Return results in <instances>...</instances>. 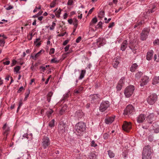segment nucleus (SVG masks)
<instances>
[{
    "label": "nucleus",
    "instance_id": "1",
    "mask_svg": "<svg viewBox=\"0 0 159 159\" xmlns=\"http://www.w3.org/2000/svg\"><path fill=\"white\" fill-rule=\"evenodd\" d=\"M152 150L149 145L145 146L142 153V159H151V158Z\"/></svg>",
    "mask_w": 159,
    "mask_h": 159
},
{
    "label": "nucleus",
    "instance_id": "2",
    "mask_svg": "<svg viewBox=\"0 0 159 159\" xmlns=\"http://www.w3.org/2000/svg\"><path fill=\"white\" fill-rule=\"evenodd\" d=\"M75 129L77 134L80 135L81 132L85 130V125L84 123H78L76 124L75 127Z\"/></svg>",
    "mask_w": 159,
    "mask_h": 159
},
{
    "label": "nucleus",
    "instance_id": "3",
    "mask_svg": "<svg viewBox=\"0 0 159 159\" xmlns=\"http://www.w3.org/2000/svg\"><path fill=\"white\" fill-rule=\"evenodd\" d=\"M134 90V87L133 85H129L126 88L124 92L125 96L126 98L130 97L133 94Z\"/></svg>",
    "mask_w": 159,
    "mask_h": 159
},
{
    "label": "nucleus",
    "instance_id": "4",
    "mask_svg": "<svg viewBox=\"0 0 159 159\" xmlns=\"http://www.w3.org/2000/svg\"><path fill=\"white\" fill-rule=\"evenodd\" d=\"M110 104L107 101H103L101 103L100 107L99 110L100 111L103 112L107 110L110 107Z\"/></svg>",
    "mask_w": 159,
    "mask_h": 159
},
{
    "label": "nucleus",
    "instance_id": "5",
    "mask_svg": "<svg viewBox=\"0 0 159 159\" xmlns=\"http://www.w3.org/2000/svg\"><path fill=\"white\" fill-rule=\"evenodd\" d=\"M157 96L156 94H152L148 98L147 101L149 104L153 105L157 101Z\"/></svg>",
    "mask_w": 159,
    "mask_h": 159
},
{
    "label": "nucleus",
    "instance_id": "6",
    "mask_svg": "<svg viewBox=\"0 0 159 159\" xmlns=\"http://www.w3.org/2000/svg\"><path fill=\"white\" fill-rule=\"evenodd\" d=\"M149 31V29L148 28H144L141 33V39L142 40H145L148 37Z\"/></svg>",
    "mask_w": 159,
    "mask_h": 159
},
{
    "label": "nucleus",
    "instance_id": "7",
    "mask_svg": "<svg viewBox=\"0 0 159 159\" xmlns=\"http://www.w3.org/2000/svg\"><path fill=\"white\" fill-rule=\"evenodd\" d=\"M134 111V107L131 105H128L124 110L123 114L129 116Z\"/></svg>",
    "mask_w": 159,
    "mask_h": 159
},
{
    "label": "nucleus",
    "instance_id": "8",
    "mask_svg": "<svg viewBox=\"0 0 159 159\" xmlns=\"http://www.w3.org/2000/svg\"><path fill=\"white\" fill-rule=\"evenodd\" d=\"M50 144L49 138L47 136H44L42 139V146L44 149H46Z\"/></svg>",
    "mask_w": 159,
    "mask_h": 159
},
{
    "label": "nucleus",
    "instance_id": "9",
    "mask_svg": "<svg viewBox=\"0 0 159 159\" xmlns=\"http://www.w3.org/2000/svg\"><path fill=\"white\" fill-rule=\"evenodd\" d=\"M131 128V123L126 122H125L122 125V129L125 131L128 132Z\"/></svg>",
    "mask_w": 159,
    "mask_h": 159
},
{
    "label": "nucleus",
    "instance_id": "10",
    "mask_svg": "<svg viewBox=\"0 0 159 159\" xmlns=\"http://www.w3.org/2000/svg\"><path fill=\"white\" fill-rule=\"evenodd\" d=\"M149 81V78L147 76H143L140 82V85L141 86H143L144 85L147 84Z\"/></svg>",
    "mask_w": 159,
    "mask_h": 159
},
{
    "label": "nucleus",
    "instance_id": "11",
    "mask_svg": "<svg viewBox=\"0 0 159 159\" xmlns=\"http://www.w3.org/2000/svg\"><path fill=\"white\" fill-rule=\"evenodd\" d=\"M2 129L3 135L7 136L10 130V127L6 123L4 125Z\"/></svg>",
    "mask_w": 159,
    "mask_h": 159
},
{
    "label": "nucleus",
    "instance_id": "12",
    "mask_svg": "<svg viewBox=\"0 0 159 159\" xmlns=\"http://www.w3.org/2000/svg\"><path fill=\"white\" fill-rule=\"evenodd\" d=\"M97 45L98 47L103 46L105 44V39L102 38H99L97 39Z\"/></svg>",
    "mask_w": 159,
    "mask_h": 159
},
{
    "label": "nucleus",
    "instance_id": "13",
    "mask_svg": "<svg viewBox=\"0 0 159 159\" xmlns=\"http://www.w3.org/2000/svg\"><path fill=\"white\" fill-rule=\"evenodd\" d=\"M145 115L143 114H141L137 118V122L139 123H142L145 120Z\"/></svg>",
    "mask_w": 159,
    "mask_h": 159
},
{
    "label": "nucleus",
    "instance_id": "14",
    "mask_svg": "<svg viewBox=\"0 0 159 159\" xmlns=\"http://www.w3.org/2000/svg\"><path fill=\"white\" fill-rule=\"evenodd\" d=\"M155 118L153 114H150L148 116L147 120L148 122L150 123H152V122L155 120Z\"/></svg>",
    "mask_w": 159,
    "mask_h": 159
},
{
    "label": "nucleus",
    "instance_id": "15",
    "mask_svg": "<svg viewBox=\"0 0 159 159\" xmlns=\"http://www.w3.org/2000/svg\"><path fill=\"white\" fill-rule=\"evenodd\" d=\"M114 117H108L105 120V122L107 124H111L114 120Z\"/></svg>",
    "mask_w": 159,
    "mask_h": 159
},
{
    "label": "nucleus",
    "instance_id": "16",
    "mask_svg": "<svg viewBox=\"0 0 159 159\" xmlns=\"http://www.w3.org/2000/svg\"><path fill=\"white\" fill-rule=\"evenodd\" d=\"M153 54V51L152 50L149 51L147 53V59L148 61L151 60L152 58Z\"/></svg>",
    "mask_w": 159,
    "mask_h": 159
},
{
    "label": "nucleus",
    "instance_id": "17",
    "mask_svg": "<svg viewBox=\"0 0 159 159\" xmlns=\"http://www.w3.org/2000/svg\"><path fill=\"white\" fill-rule=\"evenodd\" d=\"M84 116V114L82 111L79 110L77 111L75 114V116L78 118H82Z\"/></svg>",
    "mask_w": 159,
    "mask_h": 159
},
{
    "label": "nucleus",
    "instance_id": "18",
    "mask_svg": "<svg viewBox=\"0 0 159 159\" xmlns=\"http://www.w3.org/2000/svg\"><path fill=\"white\" fill-rule=\"evenodd\" d=\"M128 45V42L127 40H125L122 43L120 49L122 51H125L126 48Z\"/></svg>",
    "mask_w": 159,
    "mask_h": 159
},
{
    "label": "nucleus",
    "instance_id": "19",
    "mask_svg": "<svg viewBox=\"0 0 159 159\" xmlns=\"http://www.w3.org/2000/svg\"><path fill=\"white\" fill-rule=\"evenodd\" d=\"M89 98L91 99V101H94L96 100L99 98V95L98 94H94L91 95L89 96Z\"/></svg>",
    "mask_w": 159,
    "mask_h": 159
},
{
    "label": "nucleus",
    "instance_id": "20",
    "mask_svg": "<svg viewBox=\"0 0 159 159\" xmlns=\"http://www.w3.org/2000/svg\"><path fill=\"white\" fill-rule=\"evenodd\" d=\"M153 129L155 132H159V125L157 123H153L152 125Z\"/></svg>",
    "mask_w": 159,
    "mask_h": 159
},
{
    "label": "nucleus",
    "instance_id": "21",
    "mask_svg": "<svg viewBox=\"0 0 159 159\" xmlns=\"http://www.w3.org/2000/svg\"><path fill=\"white\" fill-rule=\"evenodd\" d=\"M40 38L36 39L34 42V44L37 47H39L41 44V42H42L40 40Z\"/></svg>",
    "mask_w": 159,
    "mask_h": 159
},
{
    "label": "nucleus",
    "instance_id": "22",
    "mask_svg": "<svg viewBox=\"0 0 159 159\" xmlns=\"http://www.w3.org/2000/svg\"><path fill=\"white\" fill-rule=\"evenodd\" d=\"M138 67V65L136 63L133 64L130 68V70L132 72H134Z\"/></svg>",
    "mask_w": 159,
    "mask_h": 159
},
{
    "label": "nucleus",
    "instance_id": "23",
    "mask_svg": "<svg viewBox=\"0 0 159 159\" xmlns=\"http://www.w3.org/2000/svg\"><path fill=\"white\" fill-rule=\"evenodd\" d=\"M58 129L59 131L61 133H63L65 131V125H59Z\"/></svg>",
    "mask_w": 159,
    "mask_h": 159
},
{
    "label": "nucleus",
    "instance_id": "24",
    "mask_svg": "<svg viewBox=\"0 0 159 159\" xmlns=\"http://www.w3.org/2000/svg\"><path fill=\"white\" fill-rule=\"evenodd\" d=\"M86 71L85 70H81V73L79 78V80H81L84 77V75L86 73Z\"/></svg>",
    "mask_w": 159,
    "mask_h": 159
},
{
    "label": "nucleus",
    "instance_id": "25",
    "mask_svg": "<svg viewBox=\"0 0 159 159\" xmlns=\"http://www.w3.org/2000/svg\"><path fill=\"white\" fill-rule=\"evenodd\" d=\"M53 94V93L52 92H50L47 95V99L48 102H49L51 100V98Z\"/></svg>",
    "mask_w": 159,
    "mask_h": 159
},
{
    "label": "nucleus",
    "instance_id": "26",
    "mask_svg": "<svg viewBox=\"0 0 159 159\" xmlns=\"http://www.w3.org/2000/svg\"><path fill=\"white\" fill-rule=\"evenodd\" d=\"M66 106L65 107L64 106L59 111V114L61 115L63 114L66 110Z\"/></svg>",
    "mask_w": 159,
    "mask_h": 159
},
{
    "label": "nucleus",
    "instance_id": "27",
    "mask_svg": "<svg viewBox=\"0 0 159 159\" xmlns=\"http://www.w3.org/2000/svg\"><path fill=\"white\" fill-rule=\"evenodd\" d=\"M108 154L109 157L111 158H113L115 156V154L110 150L108 151Z\"/></svg>",
    "mask_w": 159,
    "mask_h": 159
},
{
    "label": "nucleus",
    "instance_id": "28",
    "mask_svg": "<svg viewBox=\"0 0 159 159\" xmlns=\"http://www.w3.org/2000/svg\"><path fill=\"white\" fill-rule=\"evenodd\" d=\"M90 159H96V155L94 153H91L89 156Z\"/></svg>",
    "mask_w": 159,
    "mask_h": 159
},
{
    "label": "nucleus",
    "instance_id": "29",
    "mask_svg": "<svg viewBox=\"0 0 159 159\" xmlns=\"http://www.w3.org/2000/svg\"><path fill=\"white\" fill-rule=\"evenodd\" d=\"M119 62L116 59L115 61L113 62V66L115 68H116L118 66V65L119 64Z\"/></svg>",
    "mask_w": 159,
    "mask_h": 159
},
{
    "label": "nucleus",
    "instance_id": "30",
    "mask_svg": "<svg viewBox=\"0 0 159 159\" xmlns=\"http://www.w3.org/2000/svg\"><path fill=\"white\" fill-rule=\"evenodd\" d=\"M158 83H159V82L158 80V78L157 77H155L153 79L152 84H156Z\"/></svg>",
    "mask_w": 159,
    "mask_h": 159
},
{
    "label": "nucleus",
    "instance_id": "31",
    "mask_svg": "<svg viewBox=\"0 0 159 159\" xmlns=\"http://www.w3.org/2000/svg\"><path fill=\"white\" fill-rule=\"evenodd\" d=\"M30 93V90L28 89L25 93V97L24 98V100L25 101L29 97V95Z\"/></svg>",
    "mask_w": 159,
    "mask_h": 159
},
{
    "label": "nucleus",
    "instance_id": "32",
    "mask_svg": "<svg viewBox=\"0 0 159 159\" xmlns=\"http://www.w3.org/2000/svg\"><path fill=\"white\" fill-rule=\"evenodd\" d=\"M73 24L74 27L77 28L78 26V21L75 18L73 20Z\"/></svg>",
    "mask_w": 159,
    "mask_h": 159
},
{
    "label": "nucleus",
    "instance_id": "33",
    "mask_svg": "<svg viewBox=\"0 0 159 159\" xmlns=\"http://www.w3.org/2000/svg\"><path fill=\"white\" fill-rule=\"evenodd\" d=\"M55 120L54 119H52V120L49 122V126L52 128L54 126Z\"/></svg>",
    "mask_w": 159,
    "mask_h": 159
},
{
    "label": "nucleus",
    "instance_id": "34",
    "mask_svg": "<svg viewBox=\"0 0 159 159\" xmlns=\"http://www.w3.org/2000/svg\"><path fill=\"white\" fill-rule=\"evenodd\" d=\"M143 73L141 72H138L135 75V78L136 79L138 80L140 78L141 76L142 75Z\"/></svg>",
    "mask_w": 159,
    "mask_h": 159
},
{
    "label": "nucleus",
    "instance_id": "35",
    "mask_svg": "<svg viewBox=\"0 0 159 159\" xmlns=\"http://www.w3.org/2000/svg\"><path fill=\"white\" fill-rule=\"evenodd\" d=\"M97 22V20L96 17L93 18L90 23V25H93V24H95Z\"/></svg>",
    "mask_w": 159,
    "mask_h": 159
},
{
    "label": "nucleus",
    "instance_id": "36",
    "mask_svg": "<svg viewBox=\"0 0 159 159\" xmlns=\"http://www.w3.org/2000/svg\"><path fill=\"white\" fill-rule=\"evenodd\" d=\"M61 9H59L55 13V15L57 17H59L60 16V15L61 14Z\"/></svg>",
    "mask_w": 159,
    "mask_h": 159
},
{
    "label": "nucleus",
    "instance_id": "37",
    "mask_svg": "<svg viewBox=\"0 0 159 159\" xmlns=\"http://www.w3.org/2000/svg\"><path fill=\"white\" fill-rule=\"evenodd\" d=\"M102 21H100L95 27L96 29L102 28Z\"/></svg>",
    "mask_w": 159,
    "mask_h": 159
},
{
    "label": "nucleus",
    "instance_id": "38",
    "mask_svg": "<svg viewBox=\"0 0 159 159\" xmlns=\"http://www.w3.org/2000/svg\"><path fill=\"white\" fill-rule=\"evenodd\" d=\"M57 0H53L51 3L50 7L51 8H52L55 7V5L56 4Z\"/></svg>",
    "mask_w": 159,
    "mask_h": 159
},
{
    "label": "nucleus",
    "instance_id": "39",
    "mask_svg": "<svg viewBox=\"0 0 159 159\" xmlns=\"http://www.w3.org/2000/svg\"><path fill=\"white\" fill-rule=\"evenodd\" d=\"M43 50H41L39 52L37 53L35 55L34 59H36L39 57L41 54V52Z\"/></svg>",
    "mask_w": 159,
    "mask_h": 159
},
{
    "label": "nucleus",
    "instance_id": "40",
    "mask_svg": "<svg viewBox=\"0 0 159 159\" xmlns=\"http://www.w3.org/2000/svg\"><path fill=\"white\" fill-rule=\"evenodd\" d=\"M5 43V41L4 39H0V46H3Z\"/></svg>",
    "mask_w": 159,
    "mask_h": 159
},
{
    "label": "nucleus",
    "instance_id": "41",
    "mask_svg": "<svg viewBox=\"0 0 159 159\" xmlns=\"http://www.w3.org/2000/svg\"><path fill=\"white\" fill-rule=\"evenodd\" d=\"M125 79V78L123 77L121 78L120 80L118 83V84H120L121 85H123L124 84V80Z\"/></svg>",
    "mask_w": 159,
    "mask_h": 159
},
{
    "label": "nucleus",
    "instance_id": "42",
    "mask_svg": "<svg viewBox=\"0 0 159 159\" xmlns=\"http://www.w3.org/2000/svg\"><path fill=\"white\" fill-rule=\"evenodd\" d=\"M59 62V60H57L56 58L52 59L51 61V63H58Z\"/></svg>",
    "mask_w": 159,
    "mask_h": 159
},
{
    "label": "nucleus",
    "instance_id": "43",
    "mask_svg": "<svg viewBox=\"0 0 159 159\" xmlns=\"http://www.w3.org/2000/svg\"><path fill=\"white\" fill-rule=\"evenodd\" d=\"M20 66H17L14 68V71H16V73H17L20 70Z\"/></svg>",
    "mask_w": 159,
    "mask_h": 159
},
{
    "label": "nucleus",
    "instance_id": "44",
    "mask_svg": "<svg viewBox=\"0 0 159 159\" xmlns=\"http://www.w3.org/2000/svg\"><path fill=\"white\" fill-rule=\"evenodd\" d=\"M122 86L123 85H121L120 84H118L116 87L117 90H120L121 89Z\"/></svg>",
    "mask_w": 159,
    "mask_h": 159
},
{
    "label": "nucleus",
    "instance_id": "45",
    "mask_svg": "<svg viewBox=\"0 0 159 159\" xmlns=\"http://www.w3.org/2000/svg\"><path fill=\"white\" fill-rule=\"evenodd\" d=\"M56 23L55 22H53L52 23V25L50 27V30H53L56 25Z\"/></svg>",
    "mask_w": 159,
    "mask_h": 159
},
{
    "label": "nucleus",
    "instance_id": "46",
    "mask_svg": "<svg viewBox=\"0 0 159 159\" xmlns=\"http://www.w3.org/2000/svg\"><path fill=\"white\" fill-rule=\"evenodd\" d=\"M53 112V111L52 110L50 109L47 111V114L48 115V116H49Z\"/></svg>",
    "mask_w": 159,
    "mask_h": 159
},
{
    "label": "nucleus",
    "instance_id": "47",
    "mask_svg": "<svg viewBox=\"0 0 159 159\" xmlns=\"http://www.w3.org/2000/svg\"><path fill=\"white\" fill-rule=\"evenodd\" d=\"M154 44L155 45H159V39H156L153 42Z\"/></svg>",
    "mask_w": 159,
    "mask_h": 159
},
{
    "label": "nucleus",
    "instance_id": "48",
    "mask_svg": "<svg viewBox=\"0 0 159 159\" xmlns=\"http://www.w3.org/2000/svg\"><path fill=\"white\" fill-rule=\"evenodd\" d=\"M109 134L107 133H105L103 134V138L104 139H107L109 137Z\"/></svg>",
    "mask_w": 159,
    "mask_h": 159
},
{
    "label": "nucleus",
    "instance_id": "49",
    "mask_svg": "<svg viewBox=\"0 0 159 159\" xmlns=\"http://www.w3.org/2000/svg\"><path fill=\"white\" fill-rule=\"evenodd\" d=\"M13 8V7L11 5H10L8 7L6 8V10H9L11 9H12Z\"/></svg>",
    "mask_w": 159,
    "mask_h": 159
},
{
    "label": "nucleus",
    "instance_id": "50",
    "mask_svg": "<svg viewBox=\"0 0 159 159\" xmlns=\"http://www.w3.org/2000/svg\"><path fill=\"white\" fill-rule=\"evenodd\" d=\"M68 96H69L68 93L66 94H65L64 95H63V100H65L68 97Z\"/></svg>",
    "mask_w": 159,
    "mask_h": 159
},
{
    "label": "nucleus",
    "instance_id": "51",
    "mask_svg": "<svg viewBox=\"0 0 159 159\" xmlns=\"http://www.w3.org/2000/svg\"><path fill=\"white\" fill-rule=\"evenodd\" d=\"M91 146L92 147H95L97 146V144L95 143L94 141H92L91 143Z\"/></svg>",
    "mask_w": 159,
    "mask_h": 159
},
{
    "label": "nucleus",
    "instance_id": "52",
    "mask_svg": "<svg viewBox=\"0 0 159 159\" xmlns=\"http://www.w3.org/2000/svg\"><path fill=\"white\" fill-rule=\"evenodd\" d=\"M55 52V49L54 48H52L50 49L49 53L50 54H53Z\"/></svg>",
    "mask_w": 159,
    "mask_h": 159
},
{
    "label": "nucleus",
    "instance_id": "53",
    "mask_svg": "<svg viewBox=\"0 0 159 159\" xmlns=\"http://www.w3.org/2000/svg\"><path fill=\"white\" fill-rule=\"evenodd\" d=\"M144 23L143 21H140L139 22H138L136 24L138 25V26H140L141 25H142L143 23Z\"/></svg>",
    "mask_w": 159,
    "mask_h": 159
},
{
    "label": "nucleus",
    "instance_id": "54",
    "mask_svg": "<svg viewBox=\"0 0 159 159\" xmlns=\"http://www.w3.org/2000/svg\"><path fill=\"white\" fill-rule=\"evenodd\" d=\"M104 15V12L103 11H101L99 13V17H101L102 16H103Z\"/></svg>",
    "mask_w": 159,
    "mask_h": 159
},
{
    "label": "nucleus",
    "instance_id": "55",
    "mask_svg": "<svg viewBox=\"0 0 159 159\" xmlns=\"http://www.w3.org/2000/svg\"><path fill=\"white\" fill-rule=\"evenodd\" d=\"M17 61L15 60H13L12 61V62L11 64V66H12L15 65Z\"/></svg>",
    "mask_w": 159,
    "mask_h": 159
},
{
    "label": "nucleus",
    "instance_id": "56",
    "mask_svg": "<svg viewBox=\"0 0 159 159\" xmlns=\"http://www.w3.org/2000/svg\"><path fill=\"white\" fill-rule=\"evenodd\" d=\"M2 63L4 65H9L10 64V61H3Z\"/></svg>",
    "mask_w": 159,
    "mask_h": 159
},
{
    "label": "nucleus",
    "instance_id": "57",
    "mask_svg": "<svg viewBox=\"0 0 159 159\" xmlns=\"http://www.w3.org/2000/svg\"><path fill=\"white\" fill-rule=\"evenodd\" d=\"M155 7H154L152 10H149L148 12V13H152L154 11H155Z\"/></svg>",
    "mask_w": 159,
    "mask_h": 159
},
{
    "label": "nucleus",
    "instance_id": "58",
    "mask_svg": "<svg viewBox=\"0 0 159 159\" xmlns=\"http://www.w3.org/2000/svg\"><path fill=\"white\" fill-rule=\"evenodd\" d=\"M40 69L43 72H44L45 70H46V69L45 67V66H41L40 67Z\"/></svg>",
    "mask_w": 159,
    "mask_h": 159
},
{
    "label": "nucleus",
    "instance_id": "59",
    "mask_svg": "<svg viewBox=\"0 0 159 159\" xmlns=\"http://www.w3.org/2000/svg\"><path fill=\"white\" fill-rule=\"evenodd\" d=\"M73 2V0H69L67 2V5H71Z\"/></svg>",
    "mask_w": 159,
    "mask_h": 159
},
{
    "label": "nucleus",
    "instance_id": "60",
    "mask_svg": "<svg viewBox=\"0 0 159 159\" xmlns=\"http://www.w3.org/2000/svg\"><path fill=\"white\" fill-rule=\"evenodd\" d=\"M81 37L80 36L79 37L76 39V42L77 43H79L81 40Z\"/></svg>",
    "mask_w": 159,
    "mask_h": 159
},
{
    "label": "nucleus",
    "instance_id": "61",
    "mask_svg": "<svg viewBox=\"0 0 159 159\" xmlns=\"http://www.w3.org/2000/svg\"><path fill=\"white\" fill-rule=\"evenodd\" d=\"M81 89H79L78 90H74V92L75 93H77V94H78V93H80V92L81 91V90L82 89V88H81Z\"/></svg>",
    "mask_w": 159,
    "mask_h": 159
},
{
    "label": "nucleus",
    "instance_id": "62",
    "mask_svg": "<svg viewBox=\"0 0 159 159\" xmlns=\"http://www.w3.org/2000/svg\"><path fill=\"white\" fill-rule=\"evenodd\" d=\"M114 22H112L111 23H110L108 26V27L109 28H111L114 25Z\"/></svg>",
    "mask_w": 159,
    "mask_h": 159
},
{
    "label": "nucleus",
    "instance_id": "63",
    "mask_svg": "<svg viewBox=\"0 0 159 159\" xmlns=\"http://www.w3.org/2000/svg\"><path fill=\"white\" fill-rule=\"evenodd\" d=\"M69 45H67V46H66L64 48L65 52L67 51L69 49Z\"/></svg>",
    "mask_w": 159,
    "mask_h": 159
},
{
    "label": "nucleus",
    "instance_id": "64",
    "mask_svg": "<svg viewBox=\"0 0 159 159\" xmlns=\"http://www.w3.org/2000/svg\"><path fill=\"white\" fill-rule=\"evenodd\" d=\"M24 89V88L23 86H21L19 88V89L17 91V92L18 93H20Z\"/></svg>",
    "mask_w": 159,
    "mask_h": 159
}]
</instances>
